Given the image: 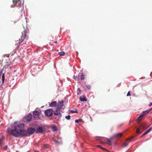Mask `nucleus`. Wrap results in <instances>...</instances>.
Here are the masks:
<instances>
[{"mask_svg":"<svg viewBox=\"0 0 152 152\" xmlns=\"http://www.w3.org/2000/svg\"><path fill=\"white\" fill-rule=\"evenodd\" d=\"M24 124L15 122L13 124L12 128H8V132L12 135L15 137L20 136H26L27 133L31 135L33 134L35 131V129L30 128L28 129L27 132L23 129Z\"/></svg>","mask_w":152,"mask_h":152,"instance_id":"obj_1","label":"nucleus"},{"mask_svg":"<svg viewBox=\"0 0 152 152\" xmlns=\"http://www.w3.org/2000/svg\"><path fill=\"white\" fill-rule=\"evenodd\" d=\"M26 30L25 29L24 31L22 32L21 35V38H20L19 39V42L17 44V45L18 46L20 45L21 43L23 41L26 36Z\"/></svg>","mask_w":152,"mask_h":152,"instance_id":"obj_2","label":"nucleus"},{"mask_svg":"<svg viewBox=\"0 0 152 152\" xmlns=\"http://www.w3.org/2000/svg\"><path fill=\"white\" fill-rule=\"evenodd\" d=\"M32 118V115L31 114H28L23 119V121L25 122H28L31 121Z\"/></svg>","mask_w":152,"mask_h":152,"instance_id":"obj_3","label":"nucleus"},{"mask_svg":"<svg viewBox=\"0 0 152 152\" xmlns=\"http://www.w3.org/2000/svg\"><path fill=\"white\" fill-rule=\"evenodd\" d=\"M53 113V111L51 109H47L45 111V115L48 116H52Z\"/></svg>","mask_w":152,"mask_h":152,"instance_id":"obj_4","label":"nucleus"},{"mask_svg":"<svg viewBox=\"0 0 152 152\" xmlns=\"http://www.w3.org/2000/svg\"><path fill=\"white\" fill-rule=\"evenodd\" d=\"M12 2L15 6L20 7L21 6L20 0H12Z\"/></svg>","mask_w":152,"mask_h":152,"instance_id":"obj_5","label":"nucleus"},{"mask_svg":"<svg viewBox=\"0 0 152 152\" xmlns=\"http://www.w3.org/2000/svg\"><path fill=\"white\" fill-rule=\"evenodd\" d=\"M41 111L40 110H35L33 113V116L34 118H38L41 113Z\"/></svg>","mask_w":152,"mask_h":152,"instance_id":"obj_6","label":"nucleus"},{"mask_svg":"<svg viewBox=\"0 0 152 152\" xmlns=\"http://www.w3.org/2000/svg\"><path fill=\"white\" fill-rule=\"evenodd\" d=\"M60 109H56L55 111H54V115L58 116V118H60L62 116V114L61 113Z\"/></svg>","mask_w":152,"mask_h":152,"instance_id":"obj_7","label":"nucleus"},{"mask_svg":"<svg viewBox=\"0 0 152 152\" xmlns=\"http://www.w3.org/2000/svg\"><path fill=\"white\" fill-rule=\"evenodd\" d=\"M43 127L41 126L39 127L36 130L37 133H42L43 132Z\"/></svg>","mask_w":152,"mask_h":152,"instance_id":"obj_8","label":"nucleus"},{"mask_svg":"<svg viewBox=\"0 0 152 152\" xmlns=\"http://www.w3.org/2000/svg\"><path fill=\"white\" fill-rule=\"evenodd\" d=\"M64 101H62L61 102H58V104L57 105V108L58 109H60L64 105Z\"/></svg>","mask_w":152,"mask_h":152,"instance_id":"obj_9","label":"nucleus"},{"mask_svg":"<svg viewBox=\"0 0 152 152\" xmlns=\"http://www.w3.org/2000/svg\"><path fill=\"white\" fill-rule=\"evenodd\" d=\"M122 136V133H119L114 134L113 135V137L116 138L121 137Z\"/></svg>","mask_w":152,"mask_h":152,"instance_id":"obj_10","label":"nucleus"},{"mask_svg":"<svg viewBox=\"0 0 152 152\" xmlns=\"http://www.w3.org/2000/svg\"><path fill=\"white\" fill-rule=\"evenodd\" d=\"M4 139V137H2L0 138V146L1 147H2V146L4 145L3 143V140Z\"/></svg>","mask_w":152,"mask_h":152,"instance_id":"obj_11","label":"nucleus"},{"mask_svg":"<svg viewBox=\"0 0 152 152\" xmlns=\"http://www.w3.org/2000/svg\"><path fill=\"white\" fill-rule=\"evenodd\" d=\"M80 100L82 101H87V99L86 97L84 96H83L80 97Z\"/></svg>","mask_w":152,"mask_h":152,"instance_id":"obj_12","label":"nucleus"},{"mask_svg":"<svg viewBox=\"0 0 152 152\" xmlns=\"http://www.w3.org/2000/svg\"><path fill=\"white\" fill-rule=\"evenodd\" d=\"M57 102L56 101H53L50 104L49 106L51 107H54L56 106Z\"/></svg>","mask_w":152,"mask_h":152,"instance_id":"obj_13","label":"nucleus"},{"mask_svg":"<svg viewBox=\"0 0 152 152\" xmlns=\"http://www.w3.org/2000/svg\"><path fill=\"white\" fill-rule=\"evenodd\" d=\"M53 140L54 141L55 143L57 144H60L62 143V142L61 141H58L54 139V138H53Z\"/></svg>","mask_w":152,"mask_h":152,"instance_id":"obj_14","label":"nucleus"},{"mask_svg":"<svg viewBox=\"0 0 152 152\" xmlns=\"http://www.w3.org/2000/svg\"><path fill=\"white\" fill-rule=\"evenodd\" d=\"M152 129V128H150L148 129L147 130L145 133H144L142 135L141 137L145 136Z\"/></svg>","mask_w":152,"mask_h":152,"instance_id":"obj_15","label":"nucleus"},{"mask_svg":"<svg viewBox=\"0 0 152 152\" xmlns=\"http://www.w3.org/2000/svg\"><path fill=\"white\" fill-rule=\"evenodd\" d=\"M113 138H110V139H107V141L106 143L108 144V145H111V140Z\"/></svg>","mask_w":152,"mask_h":152,"instance_id":"obj_16","label":"nucleus"},{"mask_svg":"<svg viewBox=\"0 0 152 152\" xmlns=\"http://www.w3.org/2000/svg\"><path fill=\"white\" fill-rule=\"evenodd\" d=\"M143 115H140L137 119V121L138 123L140 122V121L142 120V118L143 117Z\"/></svg>","mask_w":152,"mask_h":152,"instance_id":"obj_17","label":"nucleus"},{"mask_svg":"<svg viewBox=\"0 0 152 152\" xmlns=\"http://www.w3.org/2000/svg\"><path fill=\"white\" fill-rule=\"evenodd\" d=\"M151 109V108L150 109H149V110H147L146 111H143V114H142V115H143V116H144L146 114L148 113L149 112V111H150Z\"/></svg>","mask_w":152,"mask_h":152,"instance_id":"obj_18","label":"nucleus"},{"mask_svg":"<svg viewBox=\"0 0 152 152\" xmlns=\"http://www.w3.org/2000/svg\"><path fill=\"white\" fill-rule=\"evenodd\" d=\"M140 127L141 129H142L144 130L146 129L145 127V125L144 124H141L140 125Z\"/></svg>","mask_w":152,"mask_h":152,"instance_id":"obj_19","label":"nucleus"},{"mask_svg":"<svg viewBox=\"0 0 152 152\" xmlns=\"http://www.w3.org/2000/svg\"><path fill=\"white\" fill-rule=\"evenodd\" d=\"M2 83H3L4 82V80H5L4 73L3 74L2 76Z\"/></svg>","mask_w":152,"mask_h":152,"instance_id":"obj_20","label":"nucleus"},{"mask_svg":"<svg viewBox=\"0 0 152 152\" xmlns=\"http://www.w3.org/2000/svg\"><path fill=\"white\" fill-rule=\"evenodd\" d=\"M85 78V77H84V75L83 74V73H82L81 74V76H80V79L81 80H84Z\"/></svg>","mask_w":152,"mask_h":152,"instance_id":"obj_21","label":"nucleus"},{"mask_svg":"<svg viewBox=\"0 0 152 152\" xmlns=\"http://www.w3.org/2000/svg\"><path fill=\"white\" fill-rule=\"evenodd\" d=\"M65 53L64 52H61L58 53V54L60 56H63L65 55Z\"/></svg>","mask_w":152,"mask_h":152,"instance_id":"obj_22","label":"nucleus"},{"mask_svg":"<svg viewBox=\"0 0 152 152\" xmlns=\"http://www.w3.org/2000/svg\"><path fill=\"white\" fill-rule=\"evenodd\" d=\"M141 129L140 127L138 128L136 130V133H140V130Z\"/></svg>","mask_w":152,"mask_h":152,"instance_id":"obj_23","label":"nucleus"},{"mask_svg":"<svg viewBox=\"0 0 152 152\" xmlns=\"http://www.w3.org/2000/svg\"><path fill=\"white\" fill-rule=\"evenodd\" d=\"M52 129L54 131H55L57 130V128L55 126H53L52 127Z\"/></svg>","mask_w":152,"mask_h":152,"instance_id":"obj_24","label":"nucleus"},{"mask_svg":"<svg viewBox=\"0 0 152 152\" xmlns=\"http://www.w3.org/2000/svg\"><path fill=\"white\" fill-rule=\"evenodd\" d=\"M82 121V119H80L78 120H76L75 121V122L76 123H78L79 122L81 121Z\"/></svg>","mask_w":152,"mask_h":152,"instance_id":"obj_25","label":"nucleus"},{"mask_svg":"<svg viewBox=\"0 0 152 152\" xmlns=\"http://www.w3.org/2000/svg\"><path fill=\"white\" fill-rule=\"evenodd\" d=\"M71 113H77V110H71Z\"/></svg>","mask_w":152,"mask_h":152,"instance_id":"obj_26","label":"nucleus"},{"mask_svg":"<svg viewBox=\"0 0 152 152\" xmlns=\"http://www.w3.org/2000/svg\"><path fill=\"white\" fill-rule=\"evenodd\" d=\"M65 118L67 120H69L70 118V115H68V116H65Z\"/></svg>","mask_w":152,"mask_h":152,"instance_id":"obj_27","label":"nucleus"},{"mask_svg":"<svg viewBox=\"0 0 152 152\" xmlns=\"http://www.w3.org/2000/svg\"><path fill=\"white\" fill-rule=\"evenodd\" d=\"M127 145H128V144L126 142L124 143L123 144V147L126 146Z\"/></svg>","mask_w":152,"mask_h":152,"instance_id":"obj_28","label":"nucleus"},{"mask_svg":"<svg viewBox=\"0 0 152 152\" xmlns=\"http://www.w3.org/2000/svg\"><path fill=\"white\" fill-rule=\"evenodd\" d=\"M43 148H47L48 147V145L47 144H44L43 145Z\"/></svg>","mask_w":152,"mask_h":152,"instance_id":"obj_29","label":"nucleus"},{"mask_svg":"<svg viewBox=\"0 0 152 152\" xmlns=\"http://www.w3.org/2000/svg\"><path fill=\"white\" fill-rule=\"evenodd\" d=\"M97 147H99V148H101V149H103L104 150H105L106 149L103 148L101 147V146L100 145H98L97 146Z\"/></svg>","mask_w":152,"mask_h":152,"instance_id":"obj_30","label":"nucleus"},{"mask_svg":"<svg viewBox=\"0 0 152 152\" xmlns=\"http://www.w3.org/2000/svg\"><path fill=\"white\" fill-rule=\"evenodd\" d=\"M87 87L88 89L90 90L91 88V86L90 85H88L87 86Z\"/></svg>","mask_w":152,"mask_h":152,"instance_id":"obj_31","label":"nucleus"},{"mask_svg":"<svg viewBox=\"0 0 152 152\" xmlns=\"http://www.w3.org/2000/svg\"><path fill=\"white\" fill-rule=\"evenodd\" d=\"M134 137L132 136V137L128 139L127 140H129V141H130V140H131L132 139H133Z\"/></svg>","mask_w":152,"mask_h":152,"instance_id":"obj_32","label":"nucleus"},{"mask_svg":"<svg viewBox=\"0 0 152 152\" xmlns=\"http://www.w3.org/2000/svg\"><path fill=\"white\" fill-rule=\"evenodd\" d=\"M131 95V94H130V91H129L127 94V96H130Z\"/></svg>","mask_w":152,"mask_h":152,"instance_id":"obj_33","label":"nucleus"},{"mask_svg":"<svg viewBox=\"0 0 152 152\" xmlns=\"http://www.w3.org/2000/svg\"><path fill=\"white\" fill-rule=\"evenodd\" d=\"M3 148L7 150V145H5V146Z\"/></svg>","mask_w":152,"mask_h":152,"instance_id":"obj_34","label":"nucleus"},{"mask_svg":"<svg viewBox=\"0 0 152 152\" xmlns=\"http://www.w3.org/2000/svg\"><path fill=\"white\" fill-rule=\"evenodd\" d=\"M74 77L75 79H76L77 78V76H76L75 77V75H74Z\"/></svg>","mask_w":152,"mask_h":152,"instance_id":"obj_35","label":"nucleus"},{"mask_svg":"<svg viewBox=\"0 0 152 152\" xmlns=\"http://www.w3.org/2000/svg\"><path fill=\"white\" fill-rule=\"evenodd\" d=\"M152 105V103H150V104L149 105V106H151Z\"/></svg>","mask_w":152,"mask_h":152,"instance_id":"obj_36","label":"nucleus"},{"mask_svg":"<svg viewBox=\"0 0 152 152\" xmlns=\"http://www.w3.org/2000/svg\"><path fill=\"white\" fill-rule=\"evenodd\" d=\"M78 90H79V91H81L80 89L79 88H78Z\"/></svg>","mask_w":152,"mask_h":152,"instance_id":"obj_37","label":"nucleus"},{"mask_svg":"<svg viewBox=\"0 0 152 152\" xmlns=\"http://www.w3.org/2000/svg\"><path fill=\"white\" fill-rule=\"evenodd\" d=\"M54 42L56 43H57V41H55Z\"/></svg>","mask_w":152,"mask_h":152,"instance_id":"obj_38","label":"nucleus"},{"mask_svg":"<svg viewBox=\"0 0 152 152\" xmlns=\"http://www.w3.org/2000/svg\"><path fill=\"white\" fill-rule=\"evenodd\" d=\"M11 7H14V6H13V7H12V5L11 6Z\"/></svg>","mask_w":152,"mask_h":152,"instance_id":"obj_39","label":"nucleus"},{"mask_svg":"<svg viewBox=\"0 0 152 152\" xmlns=\"http://www.w3.org/2000/svg\"><path fill=\"white\" fill-rule=\"evenodd\" d=\"M7 56V57H9V56Z\"/></svg>","mask_w":152,"mask_h":152,"instance_id":"obj_40","label":"nucleus"},{"mask_svg":"<svg viewBox=\"0 0 152 152\" xmlns=\"http://www.w3.org/2000/svg\"><path fill=\"white\" fill-rule=\"evenodd\" d=\"M149 126H150V125H149V126H148V127H149Z\"/></svg>","mask_w":152,"mask_h":152,"instance_id":"obj_41","label":"nucleus"}]
</instances>
